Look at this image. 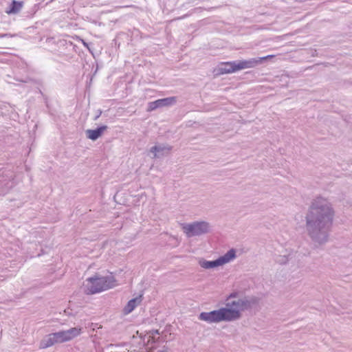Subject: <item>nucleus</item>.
<instances>
[{
    "label": "nucleus",
    "mask_w": 352,
    "mask_h": 352,
    "mask_svg": "<svg viewBox=\"0 0 352 352\" xmlns=\"http://www.w3.org/2000/svg\"><path fill=\"white\" fill-rule=\"evenodd\" d=\"M257 302L256 297L245 296L237 300L227 302L225 307L218 309L201 312L198 318L209 324L235 321L241 317L242 311L252 309Z\"/></svg>",
    "instance_id": "2"
},
{
    "label": "nucleus",
    "mask_w": 352,
    "mask_h": 352,
    "mask_svg": "<svg viewBox=\"0 0 352 352\" xmlns=\"http://www.w3.org/2000/svg\"><path fill=\"white\" fill-rule=\"evenodd\" d=\"M13 80L15 82H10L16 85H21L28 89L32 88V87H35L38 89L39 94H41L43 96H44L42 89L44 87V82L41 78H31L28 76H20L18 74H14L13 77Z\"/></svg>",
    "instance_id": "7"
},
{
    "label": "nucleus",
    "mask_w": 352,
    "mask_h": 352,
    "mask_svg": "<svg viewBox=\"0 0 352 352\" xmlns=\"http://www.w3.org/2000/svg\"><path fill=\"white\" fill-rule=\"evenodd\" d=\"M273 55H267L263 57L252 58L248 60H240L236 61L237 70L243 69L253 68L261 64L263 61L272 58Z\"/></svg>",
    "instance_id": "9"
},
{
    "label": "nucleus",
    "mask_w": 352,
    "mask_h": 352,
    "mask_svg": "<svg viewBox=\"0 0 352 352\" xmlns=\"http://www.w3.org/2000/svg\"><path fill=\"white\" fill-rule=\"evenodd\" d=\"M296 252L293 251H289L286 249L285 252L283 254L278 255L275 258V261L276 263H278L281 265L285 264L289 262L292 258L295 256Z\"/></svg>",
    "instance_id": "15"
},
{
    "label": "nucleus",
    "mask_w": 352,
    "mask_h": 352,
    "mask_svg": "<svg viewBox=\"0 0 352 352\" xmlns=\"http://www.w3.org/2000/svg\"><path fill=\"white\" fill-rule=\"evenodd\" d=\"M210 224L204 221H194L183 225V230L188 237L200 236L210 232Z\"/></svg>",
    "instance_id": "5"
},
{
    "label": "nucleus",
    "mask_w": 352,
    "mask_h": 352,
    "mask_svg": "<svg viewBox=\"0 0 352 352\" xmlns=\"http://www.w3.org/2000/svg\"><path fill=\"white\" fill-rule=\"evenodd\" d=\"M23 6V1L12 0L8 7L6 10V13L11 15L19 13Z\"/></svg>",
    "instance_id": "14"
},
{
    "label": "nucleus",
    "mask_w": 352,
    "mask_h": 352,
    "mask_svg": "<svg viewBox=\"0 0 352 352\" xmlns=\"http://www.w3.org/2000/svg\"><path fill=\"white\" fill-rule=\"evenodd\" d=\"M12 36V35H11L10 34H8V33H0V38H11Z\"/></svg>",
    "instance_id": "21"
},
{
    "label": "nucleus",
    "mask_w": 352,
    "mask_h": 352,
    "mask_svg": "<svg viewBox=\"0 0 352 352\" xmlns=\"http://www.w3.org/2000/svg\"><path fill=\"white\" fill-rule=\"evenodd\" d=\"M218 74H226L238 72L236 61L221 63L217 68Z\"/></svg>",
    "instance_id": "11"
},
{
    "label": "nucleus",
    "mask_w": 352,
    "mask_h": 352,
    "mask_svg": "<svg viewBox=\"0 0 352 352\" xmlns=\"http://www.w3.org/2000/svg\"><path fill=\"white\" fill-rule=\"evenodd\" d=\"M236 258V250L234 248L229 250L226 254L219 256L217 259L212 261L201 260L199 265L204 269H212L222 266Z\"/></svg>",
    "instance_id": "6"
},
{
    "label": "nucleus",
    "mask_w": 352,
    "mask_h": 352,
    "mask_svg": "<svg viewBox=\"0 0 352 352\" xmlns=\"http://www.w3.org/2000/svg\"><path fill=\"white\" fill-rule=\"evenodd\" d=\"M108 126L107 125H100L94 129H87L85 131L86 136L88 139L96 141L99 138H100L104 132L107 129Z\"/></svg>",
    "instance_id": "12"
},
{
    "label": "nucleus",
    "mask_w": 352,
    "mask_h": 352,
    "mask_svg": "<svg viewBox=\"0 0 352 352\" xmlns=\"http://www.w3.org/2000/svg\"><path fill=\"white\" fill-rule=\"evenodd\" d=\"M78 47L72 41L66 39H58L55 41V47L52 50L54 54L69 60L73 56L74 52H77Z\"/></svg>",
    "instance_id": "4"
},
{
    "label": "nucleus",
    "mask_w": 352,
    "mask_h": 352,
    "mask_svg": "<svg viewBox=\"0 0 352 352\" xmlns=\"http://www.w3.org/2000/svg\"><path fill=\"white\" fill-rule=\"evenodd\" d=\"M333 215V208L327 200L317 197L312 201L306 216L307 230L312 240L319 243L327 241Z\"/></svg>",
    "instance_id": "1"
},
{
    "label": "nucleus",
    "mask_w": 352,
    "mask_h": 352,
    "mask_svg": "<svg viewBox=\"0 0 352 352\" xmlns=\"http://www.w3.org/2000/svg\"><path fill=\"white\" fill-rule=\"evenodd\" d=\"M58 343L56 341V338L54 336V333H50L46 337L43 338V340L41 342V346L43 349H46L53 346L54 344Z\"/></svg>",
    "instance_id": "16"
},
{
    "label": "nucleus",
    "mask_w": 352,
    "mask_h": 352,
    "mask_svg": "<svg viewBox=\"0 0 352 352\" xmlns=\"http://www.w3.org/2000/svg\"><path fill=\"white\" fill-rule=\"evenodd\" d=\"M176 101V97L174 96L157 99L148 103L147 111H153L161 107L172 106Z\"/></svg>",
    "instance_id": "10"
},
{
    "label": "nucleus",
    "mask_w": 352,
    "mask_h": 352,
    "mask_svg": "<svg viewBox=\"0 0 352 352\" xmlns=\"http://www.w3.org/2000/svg\"><path fill=\"white\" fill-rule=\"evenodd\" d=\"M238 292H231L230 294H229L227 297H226V301H228L229 300L232 299V298H236L238 297Z\"/></svg>",
    "instance_id": "20"
},
{
    "label": "nucleus",
    "mask_w": 352,
    "mask_h": 352,
    "mask_svg": "<svg viewBox=\"0 0 352 352\" xmlns=\"http://www.w3.org/2000/svg\"><path fill=\"white\" fill-rule=\"evenodd\" d=\"M165 149H166V148L164 146L155 145L151 148L150 152L154 155V157H158L160 154H163ZM167 150L169 151L170 148H167Z\"/></svg>",
    "instance_id": "18"
},
{
    "label": "nucleus",
    "mask_w": 352,
    "mask_h": 352,
    "mask_svg": "<svg viewBox=\"0 0 352 352\" xmlns=\"http://www.w3.org/2000/svg\"><path fill=\"white\" fill-rule=\"evenodd\" d=\"M14 186V175L9 170L0 173V195L6 194Z\"/></svg>",
    "instance_id": "8"
},
{
    "label": "nucleus",
    "mask_w": 352,
    "mask_h": 352,
    "mask_svg": "<svg viewBox=\"0 0 352 352\" xmlns=\"http://www.w3.org/2000/svg\"><path fill=\"white\" fill-rule=\"evenodd\" d=\"M54 333V336L56 337V341L58 343H63V342H67L65 336V333H64V330L59 331L55 332Z\"/></svg>",
    "instance_id": "19"
},
{
    "label": "nucleus",
    "mask_w": 352,
    "mask_h": 352,
    "mask_svg": "<svg viewBox=\"0 0 352 352\" xmlns=\"http://www.w3.org/2000/svg\"><path fill=\"white\" fill-rule=\"evenodd\" d=\"M159 334H160V331L158 329L153 330V335H159Z\"/></svg>",
    "instance_id": "24"
},
{
    "label": "nucleus",
    "mask_w": 352,
    "mask_h": 352,
    "mask_svg": "<svg viewBox=\"0 0 352 352\" xmlns=\"http://www.w3.org/2000/svg\"><path fill=\"white\" fill-rule=\"evenodd\" d=\"M157 352H166V351H164V350H159V351H157Z\"/></svg>",
    "instance_id": "25"
},
{
    "label": "nucleus",
    "mask_w": 352,
    "mask_h": 352,
    "mask_svg": "<svg viewBox=\"0 0 352 352\" xmlns=\"http://www.w3.org/2000/svg\"><path fill=\"white\" fill-rule=\"evenodd\" d=\"M142 300V296L133 298L128 301L126 305L123 308V313L124 315H128L131 313Z\"/></svg>",
    "instance_id": "13"
},
{
    "label": "nucleus",
    "mask_w": 352,
    "mask_h": 352,
    "mask_svg": "<svg viewBox=\"0 0 352 352\" xmlns=\"http://www.w3.org/2000/svg\"><path fill=\"white\" fill-rule=\"evenodd\" d=\"M80 41L82 42V45L87 48L89 50V51H91L90 48H89V45L88 43H87L85 40L80 38Z\"/></svg>",
    "instance_id": "22"
},
{
    "label": "nucleus",
    "mask_w": 352,
    "mask_h": 352,
    "mask_svg": "<svg viewBox=\"0 0 352 352\" xmlns=\"http://www.w3.org/2000/svg\"><path fill=\"white\" fill-rule=\"evenodd\" d=\"M86 281L87 293L94 294L113 287L116 279L113 276H94L88 278Z\"/></svg>",
    "instance_id": "3"
},
{
    "label": "nucleus",
    "mask_w": 352,
    "mask_h": 352,
    "mask_svg": "<svg viewBox=\"0 0 352 352\" xmlns=\"http://www.w3.org/2000/svg\"><path fill=\"white\" fill-rule=\"evenodd\" d=\"M102 114V111L101 110H99L98 111V113H96V117L94 118V120H96L98 119V118L101 116Z\"/></svg>",
    "instance_id": "23"
},
{
    "label": "nucleus",
    "mask_w": 352,
    "mask_h": 352,
    "mask_svg": "<svg viewBox=\"0 0 352 352\" xmlns=\"http://www.w3.org/2000/svg\"><path fill=\"white\" fill-rule=\"evenodd\" d=\"M67 342L78 336L81 333V328L73 327L68 330L64 331Z\"/></svg>",
    "instance_id": "17"
}]
</instances>
